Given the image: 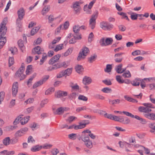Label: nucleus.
<instances>
[{"instance_id": "f257e3e1", "label": "nucleus", "mask_w": 155, "mask_h": 155, "mask_svg": "<svg viewBox=\"0 0 155 155\" xmlns=\"http://www.w3.org/2000/svg\"><path fill=\"white\" fill-rule=\"evenodd\" d=\"M25 70V67L24 66V64L23 63H22L21 67L15 74V78H20V81L24 80L26 77L25 75L23 74Z\"/></svg>"}, {"instance_id": "f03ea898", "label": "nucleus", "mask_w": 155, "mask_h": 155, "mask_svg": "<svg viewBox=\"0 0 155 155\" xmlns=\"http://www.w3.org/2000/svg\"><path fill=\"white\" fill-rule=\"evenodd\" d=\"M89 52V50L88 48L86 47L83 48L79 53L78 56L77 58V60L79 61L81 59L85 58Z\"/></svg>"}, {"instance_id": "7ed1b4c3", "label": "nucleus", "mask_w": 155, "mask_h": 155, "mask_svg": "<svg viewBox=\"0 0 155 155\" xmlns=\"http://www.w3.org/2000/svg\"><path fill=\"white\" fill-rule=\"evenodd\" d=\"M113 41V40L111 38H107L105 39L103 37L100 40L99 43L101 46H106L111 45Z\"/></svg>"}, {"instance_id": "20e7f679", "label": "nucleus", "mask_w": 155, "mask_h": 155, "mask_svg": "<svg viewBox=\"0 0 155 155\" xmlns=\"http://www.w3.org/2000/svg\"><path fill=\"white\" fill-rule=\"evenodd\" d=\"M52 145L51 144H47L44 145L43 146L39 145H37L32 147L31 149V151L35 152L41 150L42 148L45 149L49 148L52 147Z\"/></svg>"}, {"instance_id": "39448f33", "label": "nucleus", "mask_w": 155, "mask_h": 155, "mask_svg": "<svg viewBox=\"0 0 155 155\" xmlns=\"http://www.w3.org/2000/svg\"><path fill=\"white\" fill-rule=\"evenodd\" d=\"M98 12H96V13L94 14L91 16V18L90 20L89 24L92 29H93L95 25L96 19L97 18L98 15Z\"/></svg>"}, {"instance_id": "423d86ee", "label": "nucleus", "mask_w": 155, "mask_h": 155, "mask_svg": "<svg viewBox=\"0 0 155 155\" xmlns=\"http://www.w3.org/2000/svg\"><path fill=\"white\" fill-rule=\"evenodd\" d=\"M100 26L104 30H110L113 28V25L112 24L104 21L101 22Z\"/></svg>"}, {"instance_id": "0eeeda50", "label": "nucleus", "mask_w": 155, "mask_h": 155, "mask_svg": "<svg viewBox=\"0 0 155 155\" xmlns=\"http://www.w3.org/2000/svg\"><path fill=\"white\" fill-rule=\"evenodd\" d=\"M6 30H5L4 31L1 32L0 33V49H1L3 46L4 45L6 42V37H4L3 36L5 35L6 33Z\"/></svg>"}, {"instance_id": "6e6552de", "label": "nucleus", "mask_w": 155, "mask_h": 155, "mask_svg": "<svg viewBox=\"0 0 155 155\" xmlns=\"http://www.w3.org/2000/svg\"><path fill=\"white\" fill-rule=\"evenodd\" d=\"M68 93L61 90H58L55 92L54 96L56 98H60L67 96Z\"/></svg>"}, {"instance_id": "1a4fd4ad", "label": "nucleus", "mask_w": 155, "mask_h": 155, "mask_svg": "<svg viewBox=\"0 0 155 155\" xmlns=\"http://www.w3.org/2000/svg\"><path fill=\"white\" fill-rule=\"evenodd\" d=\"M124 54L125 53L124 52L116 53L114 56L115 62L118 63L121 62L123 59L122 57V55Z\"/></svg>"}, {"instance_id": "9d476101", "label": "nucleus", "mask_w": 155, "mask_h": 155, "mask_svg": "<svg viewBox=\"0 0 155 155\" xmlns=\"http://www.w3.org/2000/svg\"><path fill=\"white\" fill-rule=\"evenodd\" d=\"M80 4V3L79 2L76 1L74 3L72 6H71V8H73L75 11L76 14L79 13L80 12L81 8Z\"/></svg>"}, {"instance_id": "9b49d317", "label": "nucleus", "mask_w": 155, "mask_h": 155, "mask_svg": "<svg viewBox=\"0 0 155 155\" xmlns=\"http://www.w3.org/2000/svg\"><path fill=\"white\" fill-rule=\"evenodd\" d=\"M61 57V55L57 54L54 56L49 61L48 63L52 65L58 61Z\"/></svg>"}, {"instance_id": "f8f14e48", "label": "nucleus", "mask_w": 155, "mask_h": 155, "mask_svg": "<svg viewBox=\"0 0 155 155\" xmlns=\"http://www.w3.org/2000/svg\"><path fill=\"white\" fill-rule=\"evenodd\" d=\"M144 116L148 119L152 120H155V114L149 112L143 114Z\"/></svg>"}, {"instance_id": "ddd939ff", "label": "nucleus", "mask_w": 155, "mask_h": 155, "mask_svg": "<svg viewBox=\"0 0 155 155\" xmlns=\"http://www.w3.org/2000/svg\"><path fill=\"white\" fill-rule=\"evenodd\" d=\"M44 50L41 48L40 46H38L32 49V53L34 54H41L42 52Z\"/></svg>"}, {"instance_id": "4468645a", "label": "nucleus", "mask_w": 155, "mask_h": 155, "mask_svg": "<svg viewBox=\"0 0 155 155\" xmlns=\"http://www.w3.org/2000/svg\"><path fill=\"white\" fill-rule=\"evenodd\" d=\"M18 18L20 20H22L25 15V11L23 8H20L17 12Z\"/></svg>"}, {"instance_id": "2eb2a0df", "label": "nucleus", "mask_w": 155, "mask_h": 155, "mask_svg": "<svg viewBox=\"0 0 155 155\" xmlns=\"http://www.w3.org/2000/svg\"><path fill=\"white\" fill-rule=\"evenodd\" d=\"M6 21V19L4 18L1 23L0 25V33L1 32L4 31L5 29L6 31H7V28L5 26Z\"/></svg>"}, {"instance_id": "dca6fc26", "label": "nucleus", "mask_w": 155, "mask_h": 155, "mask_svg": "<svg viewBox=\"0 0 155 155\" xmlns=\"http://www.w3.org/2000/svg\"><path fill=\"white\" fill-rule=\"evenodd\" d=\"M138 110L140 112H144L147 113L151 111V109L147 107L143 106H140L138 107Z\"/></svg>"}, {"instance_id": "f3484780", "label": "nucleus", "mask_w": 155, "mask_h": 155, "mask_svg": "<svg viewBox=\"0 0 155 155\" xmlns=\"http://www.w3.org/2000/svg\"><path fill=\"white\" fill-rule=\"evenodd\" d=\"M18 44L20 49L22 52H24L25 51V47L23 41L21 40H19L18 41Z\"/></svg>"}, {"instance_id": "a211bd4d", "label": "nucleus", "mask_w": 155, "mask_h": 155, "mask_svg": "<svg viewBox=\"0 0 155 155\" xmlns=\"http://www.w3.org/2000/svg\"><path fill=\"white\" fill-rule=\"evenodd\" d=\"M92 81L91 78L89 77L85 76L83 80V82L85 85L90 84Z\"/></svg>"}, {"instance_id": "6ab92c4d", "label": "nucleus", "mask_w": 155, "mask_h": 155, "mask_svg": "<svg viewBox=\"0 0 155 155\" xmlns=\"http://www.w3.org/2000/svg\"><path fill=\"white\" fill-rule=\"evenodd\" d=\"M73 31L76 36H78L79 35H81L79 33V31H80V26L79 25L74 26L73 28Z\"/></svg>"}, {"instance_id": "aec40b11", "label": "nucleus", "mask_w": 155, "mask_h": 155, "mask_svg": "<svg viewBox=\"0 0 155 155\" xmlns=\"http://www.w3.org/2000/svg\"><path fill=\"white\" fill-rule=\"evenodd\" d=\"M11 142V140L9 137H6L2 140L3 144L5 146L9 145Z\"/></svg>"}, {"instance_id": "412c9836", "label": "nucleus", "mask_w": 155, "mask_h": 155, "mask_svg": "<svg viewBox=\"0 0 155 155\" xmlns=\"http://www.w3.org/2000/svg\"><path fill=\"white\" fill-rule=\"evenodd\" d=\"M74 38H71L69 41V43L70 44H74L76 42V39H81V35H79L78 36L76 37L74 36Z\"/></svg>"}, {"instance_id": "4be33fe9", "label": "nucleus", "mask_w": 155, "mask_h": 155, "mask_svg": "<svg viewBox=\"0 0 155 155\" xmlns=\"http://www.w3.org/2000/svg\"><path fill=\"white\" fill-rule=\"evenodd\" d=\"M23 115H20L18 116L15 120L13 122V124L14 125H16L18 124L20 121H21L23 119V118L22 117Z\"/></svg>"}, {"instance_id": "5701e85b", "label": "nucleus", "mask_w": 155, "mask_h": 155, "mask_svg": "<svg viewBox=\"0 0 155 155\" xmlns=\"http://www.w3.org/2000/svg\"><path fill=\"white\" fill-rule=\"evenodd\" d=\"M132 14H131L130 18L132 20H136L138 17H142L141 14H137L134 13H132Z\"/></svg>"}, {"instance_id": "b1692460", "label": "nucleus", "mask_w": 155, "mask_h": 155, "mask_svg": "<svg viewBox=\"0 0 155 155\" xmlns=\"http://www.w3.org/2000/svg\"><path fill=\"white\" fill-rule=\"evenodd\" d=\"M75 68L76 72L79 74L82 72L84 70L83 66L80 65H78L76 66Z\"/></svg>"}, {"instance_id": "393cba45", "label": "nucleus", "mask_w": 155, "mask_h": 155, "mask_svg": "<svg viewBox=\"0 0 155 155\" xmlns=\"http://www.w3.org/2000/svg\"><path fill=\"white\" fill-rule=\"evenodd\" d=\"M122 66L123 64H120L116 66L115 70L118 73L121 74L123 72V71H121Z\"/></svg>"}, {"instance_id": "a878e982", "label": "nucleus", "mask_w": 155, "mask_h": 155, "mask_svg": "<svg viewBox=\"0 0 155 155\" xmlns=\"http://www.w3.org/2000/svg\"><path fill=\"white\" fill-rule=\"evenodd\" d=\"M97 58V55L94 54L93 55H91L90 57L88 58V61L90 63H92Z\"/></svg>"}, {"instance_id": "bb28decb", "label": "nucleus", "mask_w": 155, "mask_h": 155, "mask_svg": "<svg viewBox=\"0 0 155 155\" xmlns=\"http://www.w3.org/2000/svg\"><path fill=\"white\" fill-rule=\"evenodd\" d=\"M50 7L49 6H46L43 8L41 12L43 15H45L50 10Z\"/></svg>"}, {"instance_id": "cd10ccee", "label": "nucleus", "mask_w": 155, "mask_h": 155, "mask_svg": "<svg viewBox=\"0 0 155 155\" xmlns=\"http://www.w3.org/2000/svg\"><path fill=\"white\" fill-rule=\"evenodd\" d=\"M134 118L140 121V122L142 124H146L147 122L145 119L142 118L137 115H135Z\"/></svg>"}, {"instance_id": "c85d7f7f", "label": "nucleus", "mask_w": 155, "mask_h": 155, "mask_svg": "<svg viewBox=\"0 0 155 155\" xmlns=\"http://www.w3.org/2000/svg\"><path fill=\"white\" fill-rule=\"evenodd\" d=\"M82 140L86 143L89 140V136L88 135L84 134L82 136Z\"/></svg>"}, {"instance_id": "c756f323", "label": "nucleus", "mask_w": 155, "mask_h": 155, "mask_svg": "<svg viewBox=\"0 0 155 155\" xmlns=\"http://www.w3.org/2000/svg\"><path fill=\"white\" fill-rule=\"evenodd\" d=\"M64 110L62 107H60L58 108L55 112V114L60 115L61 114L64 113Z\"/></svg>"}, {"instance_id": "7c9ffc66", "label": "nucleus", "mask_w": 155, "mask_h": 155, "mask_svg": "<svg viewBox=\"0 0 155 155\" xmlns=\"http://www.w3.org/2000/svg\"><path fill=\"white\" fill-rule=\"evenodd\" d=\"M47 58V54L45 53L42 56V58L40 60V65H42L45 61L46 60Z\"/></svg>"}, {"instance_id": "2f4dec72", "label": "nucleus", "mask_w": 155, "mask_h": 155, "mask_svg": "<svg viewBox=\"0 0 155 155\" xmlns=\"http://www.w3.org/2000/svg\"><path fill=\"white\" fill-rule=\"evenodd\" d=\"M109 102L110 104H111L112 105H114L119 104L120 102V100L118 99L114 100L110 99L109 100Z\"/></svg>"}, {"instance_id": "473e14b6", "label": "nucleus", "mask_w": 155, "mask_h": 155, "mask_svg": "<svg viewBox=\"0 0 155 155\" xmlns=\"http://www.w3.org/2000/svg\"><path fill=\"white\" fill-rule=\"evenodd\" d=\"M83 123L80 122L78 125H75L74 129L77 130L84 128V126Z\"/></svg>"}, {"instance_id": "72a5a7b5", "label": "nucleus", "mask_w": 155, "mask_h": 155, "mask_svg": "<svg viewBox=\"0 0 155 155\" xmlns=\"http://www.w3.org/2000/svg\"><path fill=\"white\" fill-rule=\"evenodd\" d=\"M43 82L41 80L35 83L33 85V88L35 89L43 84Z\"/></svg>"}, {"instance_id": "f704fd0d", "label": "nucleus", "mask_w": 155, "mask_h": 155, "mask_svg": "<svg viewBox=\"0 0 155 155\" xmlns=\"http://www.w3.org/2000/svg\"><path fill=\"white\" fill-rule=\"evenodd\" d=\"M112 69L111 64H107L106 65V68L104 69V71L106 72H109L111 71Z\"/></svg>"}, {"instance_id": "c9c22d12", "label": "nucleus", "mask_w": 155, "mask_h": 155, "mask_svg": "<svg viewBox=\"0 0 155 155\" xmlns=\"http://www.w3.org/2000/svg\"><path fill=\"white\" fill-rule=\"evenodd\" d=\"M150 127L152 129L150 130L151 133H154L155 134V123H151L149 124Z\"/></svg>"}, {"instance_id": "e433bc0d", "label": "nucleus", "mask_w": 155, "mask_h": 155, "mask_svg": "<svg viewBox=\"0 0 155 155\" xmlns=\"http://www.w3.org/2000/svg\"><path fill=\"white\" fill-rule=\"evenodd\" d=\"M69 138L72 140H75L77 137V134H76L72 133L68 135Z\"/></svg>"}, {"instance_id": "4c0bfd02", "label": "nucleus", "mask_w": 155, "mask_h": 155, "mask_svg": "<svg viewBox=\"0 0 155 155\" xmlns=\"http://www.w3.org/2000/svg\"><path fill=\"white\" fill-rule=\"evenodd\" d=\"M101 91L105 93H110L112 92V90L111 88L106 87L102 89Z\"/></svg>"}, {"instance_id": "58836bf2", "label": "nucleus", "mask_w": 155, "mask_h": 155, "mask_svg": "<svg viewBox=\"0 0 155 155\" xmlns=\"http://www.w3.org/2000/svg\"><path fill=\"white\" fill-rule=\"evenodd\" d=\"M122 76L124 78H130L131 77V75L130 71L127 70L126 71L125 73H124L122 74Z\"/></svg>"}, {"instance_id": "ea45409f", "label": "nucleus", "mask_w": 155, "mask_h": 155, "mask_svg": "<svg viewBox=\"0 0 155 155\" xmlns=\"http://www.w3.org/2000/svg\"><path fill=\"white\" fill-rule=\"evenodd\" d=\"M73 48H69L64 54V56L66 57L71 54Z\"/></svg>"}, {"instance_id": "a19ab883", "label": "nucleus", "mask_w": 155, "mask_h": 155, "mask_svg": "<svg viewBox=\"0 0 155 155\" xmlns=\"http://www.w3.org/2000/svg\"><path fill=\"white\" fill-rule=\"evenodd\" d=\"M30 118L29 116L27 117L26 118H23V119L21 122V124L24 125L26 124L28 122Z\"/></svg>"}, {"instance_id": "79ce46f5", "label": "nucleus", "mask_w": 155, "mask_h": 155, "mask_svg": "<svg viewBox=\"0 0 155 155\" xmlns=\"http://www.w3.org/2000/svg\"><path fill=\"white\" fill-rule=\"evenodd\" d=\"M54 87H51L47 90L45 92V95H49L51 94L52 92H54Z\"/></svg>"}, {"instance_id": "37998d69", "label": "nucleus", "mask_w": 155, "mask_h": 155, "mask_svg": "<svg viewBox=\"0 0 155 155\" xmlns=\"http://www.w3.org/2000/svg\"><path fill=\"white\" fill-rule=\"evenodd\" d=\"M63 44H59L57 45L56 48L54 50L55 52H57L59 50H61L62 49L63 47Z\"/></svg>"}, {"instance_id": "c03bdc74", "label": "nucleus", "mask_w": 155, "mask_h": 155, "mask_svg": "<svg viewBox=\"0 0 155 155\" xmlns=\"http://www.w3.org/2000/svg\"><path fill=\"white\" fill-rule=\"evenodd\" d=\"M121 77L119 75H117L116 77V78L117 81L119 84H122L124 83L123 80L121 79Z\"/></svg>"}, {"instance_id": "a18cd8bd", "label": "nucleus", "mask_w": 155, "mask_h": 155, "mask_svg": "<svg viewBox=\"0 0 155 155\" xmlns=\"http://www.w3.org/2000/svg\"><path fill=\"white\" fill-rule=\"evenodd\" d=\"M78 99L84 101H87L88 100V98L87 97L82 95H80L79 96Z\"/></svg>"}, {"instance_id": "49530a36", "label": "nucleus", "mask_w": 155, "mask_h": 155, "mask_svg": "<svg viewBox=\"0 0 155 155\" xmlns=\"http://www.w3.org/2000/svg\"><path fill=\"white\" fill-rule=\"evenodd\" d=\"M14 58L13 57H10L8 60V65L9 67L12 66L14 63Z\"/></svg>"}, {"instance_id": "de8ad7c7", "label": "nucleus", "mask_w": 155, "mask_h": 155, "mask_svg": "<svg viewBox=\"0 0 155 155\" xmlns=\"http://www.w3.org/2000/svg\"><path fill=\"white\" fill-rule=\"evenodd\" d=\"M76 96V93H72L69 96V98L71 100L75 99Z\"/></svg>"}, {"instance_id": "09e8293b", "label": "nucleus", "mask_w": 155, "mask_h": 155, "mask_svg": "<svg viewBox=\"0 0 155 155\" xmlns=\"http://www.w3.org/2000/svg\"><path fill=\"white\" fill-rule=\"evenodd\" d=\"M144 106L148 108H154V107L152 104L150 103H144L142 104Z\"/></svg>"}, {"instance_id": "8fccbe9b", "label": "nucleus", "mask_w": 155, "mask_h": 155, "mask_svg": "<svg viewBox=\"0 0 155 155\" xmlns=\"http://www.w3.org/2000/svg\"><path fill=\"white\" fill-rule=\"evenodd\" d=\"M94 97L95 98L102 100H104L105 99V97L104 96L100 95L98 94H97L94 95Z\"/></svg>"}, {"instance_id": "3c124183", "label": "nucleus", "mask_w": 155, "mask_h": 155, "mask_svg": "<svg viewBox=\"0 0 155 155\" xmlns=\"http://www.w3.org/2000/svg\"><path fill=\"white\" fill-rule=\"evenodd\" d=\"M85 145L89 148H91L93 146L92 142L90 140L85 143Z\"/></svg>"}, {"instance_id": "603ef678", "label": "nucleus", "mask_w": 155, "mask_h": 155, "mask_svg": "<svg viewBox=\"0 0 155 155\" xmlns=\"http://www.w3.org/2000/svg\"><path fill=\"white\" fill-rule=\"evenodd\" d=\"M84 11L86 12L88 14H91V9L89 8L87 5H85L84 7Z\"/></svg>"}, {"instance_id": "864d4df0", "label": "nucleus", "mask_w": 155, "mask_h": 155, "mask_svg": "<svg viewBox=\"0 0 155 155\" xmlns=\"http://www.w3.org/2000/svg\"><path fill=\"white\" fill-rule=\"evenodd\" d=\"M84 11L86 12L88 14H91V9L89 8L87 5H85L84 7Z\"/></svg>"}, {"instance_id": "5fc2aeb1", "label": "nucleus", "mask_w": 155, "mask_h": 155, "mask_svg": "<svg viewBox=\"0 0 155 155\" xmlns=\"http://www.w3.org/2000/svg\"><path fill=\"white\" fill-rule=\"evenodd\" d=\"M72 70V68H68L64 71L66 73V75L69 76L71 73Z\"/></svg>"}, {"instance_id": "6e6d98bb", "label": "nucleus", "mask_w": 155, "mask_h": 155, "mask_svg": "<svg viewBox=\"0 0 155 155\" xmlns=\"http://www.w3.org/2000/svg\"><path fill=\"white\" fill-rule=\"evenodd\" d=\"M123 113L126 116L130 117L132 118H134L135 116L133 115L131 113L126 111H123Z\"/></svg>"}, {"instance_id": "4d7b16f0", "label": "nucleus", "mask_w": 155, "mask_h": 155, "mask_svg": "<svg viewBox=\"0 0 155 155\" xmlns=\"http://www.w3.org/2000/svg\"><path fill=\"white\" fill-rule=\"evenodd\" d=\"M23 135V134L20 130L17 131L15 134V137L16 138L21 137Z\"/></svg>"}, {"instance_id": "13d9d810", "label": "nucleus", "mask_w": 155, "mask_h": 155, "mask_svg": "<svg viewBox=\"0 0 155 155\" xmlns=\"http://www.w3.org/2000/svg\"><path fill=\"white\" fill-rule=\"evenodd\" d=\"M48 100L47 99H46L42 101L40 104V106L41 107H43L44 105L45 104H47L48 103Z\"/></svg>"}, {"instance_id": "bf43d9fd", "label": "nucleus", "mask_w": 155, "mask_h": 155, "mask_svg": "<svg viewBox=\"0 0 155 155\" xmlns=\"http://www.w3.org/2000/svg\"><path fill=\"white\" fill-rule=\"evenodd\" d=\"M77 117L73 116H71L69 117L67 121H68L70 123H71L74 120L77 119Z\"/></svg>"}, {"instance_id": "052dcab7", "label": "nucleus", "mask_w": 155, "mask_h": 155, "mask_svg": "<svg viewBox=\"0 0 155 155\" xmlns=\"http://www.w3.org/2000/svg\"><path fill=\"white\" fill-rule=\"evenodd\" d=\"M102 82L107 85H110L112 84V83L110 80H105L102 81Z\"/></svg>"}, {"instance_id": "680f3d73", "label": "nucleus", "mask_w": 155, "mask_h": 155, "mask_svg": "<svg viewBox=\"0 0 155 155\" xmlns=\"http://www.w3.org/2000/svg\"><path fill=\"white\" fill-rule=\"evenodd\" d=\"M59 152V150L57 148L53 149L51 151V153L53 155H56Z\"/></svg>"}, {"instance_id": "e2e57ef3", "label": "nucleus", "mask_w": 155, "mask_h": 155, "mask_svg": "<svg viewBox=\"0 0 155 155\" xmlns=\"http://www.w3.org/2000/svg\"><path fill=\"white\" fill-rule=\"evenodd\" d=\"M119 30L121 31H125L126 28L123 25H120L118 26Z\"/></svg>"}, {"instance_id": "0e129e2a", "label": "nucleus", "mask_w": 155, "mask_h": 155, "mask_svg": "<svg viewBox=\"0 0 155 155\" xmlns=\"http://www.w3.org/2000/svg\"><path fill=\"white\" fill-rule=\"evenodd\" d=\"M140 54L141 51L139 50H136L132 53V54L133 56H135Z\"/></svg>"}, {"instance_id": "69168bd1", "label": "nucleus", "mask_w": 155, "mask_h": 155, "mask_svg": "<svg viewBox=\"0 0 155 155\" xmlns=\"http://www.w3.org/2000/svg\"><path fill=\"white\" fill-rule=\"evenodd\" d=\"M59 65L60 66V68L63 67L64 68H66L68 66V65H67L66 62L65 61H64L61 63H59Z\"/></svg>"}, {"instance_id": "338daca9", "label": "nucleus", "mask_w": 155, "mask_h": 155, "mask_svg": "<svg viewBox=\"0 0 155 155\" xmlns=\"http://www.w3.org/2000/svg\"><path fill=\"white\" fill-rule=\"evenodd\" d=\"M105 117H107V118L110 119H112L113 116L111 114H107L106 113L104 114Z\"/></svg>"}, {"instance_id": "774afa93", "label": "nucleus", "mask_w": 155, "mask_h": 155, "mask_svg": "<svg viewBox=\"0 0 155 155\" xmlns=\"http://www.w3.org/2000/svg\"><path fill=\"white\" fill-rule=\"evenodd\" d=\"M94 35L92 32H91L89 35L88 38V41L90 43L92 41V38H93Z\"/></svg>"}]
</instances>
